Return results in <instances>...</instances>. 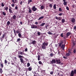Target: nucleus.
<instances>
[{"label":"nucleus","mask_w":76,"mask_h":76,"mask_svg":"<svg viewBox=\"0 0 76 76\" xmlns=\"http://www.w3.org/2000/svg\"><path fill=\"white\" fill-rule=\"evenodd\" d=\"M68 53L70 54H71V51L70 50V49L68 50Z\"/></svg>","instance_id":"45"},{"label":"nucleus","mask_w":76,"mask_h":76,"mask_svg":"<svg viewBox=\"0 0 76 76\" xmlns=\"http://www.w3.org/2000/svg\"><path fill=\"white\" fill-rule=\"evenodd\" d=\"M20 60L21 62V63H23L24 62V61L22 58H20Z\"/></svg>","instance_id":"12"},{"label":"nucleus","mask_w":76,"mask_h":76,"mask_svg":"<svg viewBox=\"0 0 76 76\" xmlns=\"http://www.w3.org/2000/svg\"><path fill=\"white\" fill-rule=\"evenodd\" d=\"M12 2H13V3H14V4L16 2H15V0H12Z\"/></svg>","instance_id":"54"},{"label":"nucleus","mask_w":76,"mask_h":76,"mask_svg":"<svg viewBox=\"0 0 76 76\" xmlns=\"http://www.w3.org/2000/svg\"><path fill=\"white\" fill-rule=\"evenodd\" d=\"M48 34H49V35H53V33H52L50 31H49V32H48Z\"/></svg>","instance_id":"29"},{"label":"nucleus","mask_w":76,"mask_h":76,"mask_svg":"<svg viewBox=\"0 0 76 76\" xmlns=\"http://www.w3.org/2000/svg\"><path fill=\"white\" fill-rule=\"evenodd\" d=\"M18 57L19 58H23V56L21 55H19Z\"/></svg>","instance_id":"23"},{"label":"nucleus","mask_w":76,"mask_h":76,"mask_svg":"<svg viewBox=\"0 0 76 76\" xmlns=\"http://www.w3.org/2000/svg\"><path fill=\"white\" fill-rule=\"evenodd\" d=\"M23 3V2L22 1H21L20 3V4L22 5V3Z\"/></svg>","instance_id":"62"},{"label":"nucleus","mask_w":76,"mask_h":76,"mask_svg":"<svg viewBox=\"0 0 76 76\" xmlns=\"http://www.w3.org/2000/svg\"><path fill=\"white\" fill-rule=\"evenodd\" d=\"M49 7H50V8H52L53 7V5L52 4H50L49 5Z\"/></svg>","instance_id":"25"},{"label":"nucleus","mask_w":76,"mask_h":76,"mask_svg":"<svg viewBox=\"0 0 76 76\" xmlns=\"http://www.w3.org/2000/svg\"><path fill=\"white\" fill-rule=\"evenodd\" d=\"M72 7H73V8H75V5L74 4L72 5Z\"/></svg>","instance_id":"59"},{"label":"nucleus","mask_w":76,"mask_h":76,"mask_svg":"<svg viewBox=\"0 0 76 76\" xmlns=\"http://www.w3.org/2000/svg\"><path fill=\"white\" fill-rule=\"evenodd\" d=\"M36 42H37L36 41L34 40L32 42L31 44H33V45H35V44H36Z\"/></svg>","instance_id":"7"},{"label":"nucleus","mask_w":76,"mask_h":76,"mask_svg":"<svg viewBox=\"0 0 76 76\" xmlns=\"http://www.w3.org/2000/svg\"><path fill=\"white\" fill-rule=\"evenodd\" d=\"M13 30L14 33L15 34V33H16V31H15V29L13 28Z\"/></svg>","instance_id":"56"},{"label":"nucleus","mask_w":76,"mask_h":76,"mask_svg":"<svg viewBox=\"0 0 76 76\" xmlns=\"http://www.w3.org/2000/svg\"><path fill=\"white\" fill-rule=\"evenodd\" d=\"M18 7L17 6H16L15 7V10H17V9H18Z\"/></svg>","instance_id":"55"},{"label":"nucleus","mask_w":76,"mask_h":76,"mask_svg":"<svg viewBox=\"0 0 76 76\" xmlns=\"http://www.w3.org/2000/svg\"><path fill=\"white\" fill-rule=\"evenodd\" d=\"M20 25H22V23H23V22L20 21Z\"/></svg>","instance_id":"61"},{"label":"nucleus","mask_w":76,"mask_h":76,"mask_svg":"<svg viewBox=\"0 0 76 76\" xmlns=\"http://www.w3.org/2000/svg\"><path fill=\"white\" fill-rule=\"evenodd\" d=\"M37 8L35 7V6H34L32 8V10L33 12H35L37 10Z\"/></svg>","instance_id":"4"},{"label":"nucleus","mask_w":76,"mask_h":76,"mask_svg":"<svg viewBox=\"0 0 76 76\" xmlns=\"http://www.w3.org/2000/svg\"><path fill=\"white\" fill-rule=\"evenodd\" d=\"M7 25H8V26H9V25H10V21H8L7 22Z\"/></svg>","instance_id":"19"},{"label":"nucleus","mask_w":76,"mask_h":76,"mask_svg":"<svg viewBox=\"0 0 76 76\" xmlns=\"http://www.w3.org/2000/svg\"><path fill=\"white\" fill-rule=\"evenodd\" d=\"M56 62L57 64H61V62H60V59H56Z\"/></svg>","instance_id":"3"},{"label":"nucleus","mask_w":76,"mask_h":76,"mask_svg":"<svg viewBox=\"0 0 76 76\" xmlns=\"http://www.w3.org/2000/svg\"><path fill=\"white\" fill-rule=\"evenodd\" d=\"M56 63V60L53 59L52 61H50V63L51 64H53V63Z\"/></svg>","instance_id":"5"},{"label":"nucleus","mask_w":76,"mask_h":76,"mask_svg":"<svg viewBox=\"0 0 76 76\" xmlns=\"http://www.w3.org/2000/svg\"><path fill=\"white\" fill-rule=\"evenodd\" d=\"M71 22L72 23H75V19L74 18H72L71 20Z\"/></svg>","instance_id":"10"},{"label":"nucleus","mask_w":76,"mask_h":76,"mask_svg":"<svg viewBox=\"0 0 76 76\" xmlns=\"http://www.w3.org/2000/svg\"><path fill=\"white\" fill-rule=\"evenodd\" d=\"M18 36L19 37L21 38V37H22V35H21V34L20 33L18 34Z\"/></svg>","instance_id":"34"},{"label":"nucleus","mask_w":76,"mask_h":76,"mask_svg":"<svg viewBox=\"0 0 76 76\" xmlns=\"http://www.w3.org/2000/svg\"><path fill=\"white\" fill-rule=\"evenodd\" d=\"M39 64H42V62L41 61H39Z\"/></svg>","instance_id":"49"},{"label":"nucleus","mask_w":76,"mask_h":76,"mask_svg":"<svg viewBox=\"0 0 76 76\" xmlns=\"http://www.w3.org/2000/svg\"><path fill=\"white\" fill-rule=\"evenodd\" d=\"M58 20H61V18L60 17H58Z\"/></svg>","instance_id":"64"},{"label":"nucleus","mask_w":76,"mask_h":76,"mask_svg":"<svg viewBox=\"0 0 76 76\" xmlns=\"http://www.w3.org/2000/svg\"><path fill=\"white\" fill-rule=\"evenodd\" d=\"M2 13L4 16H6V13H5V12H2Z\"/></svg>","instance_id":"18"},{"label":"nucleus","mask_w":76,"mask_h":76,"mask_svg":"<svg viewBox=\"0 0 76 76\" xmlns=\"http://www.w3.org/2000/svg\"><path fill=\"white\" fill-rule=\"evenodd\" d=\"M0 72L1 73H3V70H2V69H0Z\"/></svg>","instance_id":"31"},{"label":"nucleus","mask_w":76,"mask_h":76,"mask_svg":"<svg viewBox=\"0 0 76 76\" xmlns=\"http://www.w3.org/2000/svg\"><path fill=\"white\" fill-rule=\"evenodd\" d=\"M73 53H74V54L76 53V49H75L74 50Z\"/></svg>","instance_id":"20"},{"label":"nucleus","mask_w":76,"mask_h":76,"mask_svg":"<svg viewBox=\"0 0 76 76\" xmlns=\"http://www.w3.org/2000/svg\"><path fill=\"white\" fill-rule=\"evenodd\" d=\"M9 12L10 13H13V11L12 10V9L10 8L9 9Z\"/></svg>","instance_id":"11"},{"label":"nucleus","mask_w":76,"mask_h":76,"mask_svg":"<svg viewBox=\"0 0 76 76\" xmlns=\"http://www.w3.org/2000/svg\"><path fill=\"white\" fill-rule=\"evenodd\" d=\"M66 8V10H69V7H67Z\"/></svg>","instance_id":"44"},{"label":"nucleus","mask_w":76,"mask_h":76,"mask_svg":"<svg viewBox=\"0 0 76 76\" xmlns=\"http://www.w3.org/2000/svg\"><path fill=\"white\" fill-rule=\"evenodd\" d=\"M50 56L51 57H53V54L52 53H51L50 54Z\"/></svg>","instance_id":"52"},{"label":"nucleus","mask_w":76,"mask_h":76,"mask_svg":"<svg viewBox=\"0 0 76 76\" xmlns=\"http://www.w3.org/2000/svg\"><path fill=\"white\" fill-rule=\"evenodd\" d=\"M63 13H59L58 14V15H59V16H61L62 15H63Z\"/></svg>","instance_id":"43"},{"label":"nucleus","mask_w":76,"mask_h":76,"mask_svg":"<svg viewBox=\"0 0 76 76\" xmlns=\"http://www.w3.org/2000/svg\"><path fill=\"white\" fill-rule=\"evenodd\" d=\"M27 66L28 67H29V66H30V64L29 63H28L27 64Z\"/></svg>","instance_id":"35"},{"label":"nucleus","mask_w":76,"mask_h":76,"mask_svg":"<svg viewBox=\"0 0 76 76\" xmlns=\"http://www.w3.org/2000/svg\"><path fill=\"white\" fill-rule=\"evenodd\" d=\"M28 1V4H29V3H30V2H32V1L31 0H29Z\"/></svg>","instance_id":"37"},{"label":"nucleus","mask_w":76,"mask_h":76,"mask_svg":"<svg viewBox=\"0 0 76 76\" xmlns=\"http://www.w3.org/2000/svg\"><path fill=\"white\" fill-rule=\"evenodd\" d=\"M70 34H71V33L69 32H67L66 34V37H68L70 35Z\"/></svg>","instance_id":"9"},{"label":"nucleus","mask_w":76,"mask_h":76,"mask_svg":"<svg viewBox=\"0 0 76 76\" xmlns=\"http://www.w3.org/2000/svg\"><path fill=\"white\" fill-rule=\"evenodd\" d=\"M20 32V29H18L16 31V33L18 34V33H19Z\"/></svg>","instance_id":"14"},{"label":"nucleus","mask_w":76,"mask_h":76,"mask_svg":"<svg viewBox=\"0 0 76 76\" xmlns=\"http://www.w3.org/2000/svg\"><path fill=\"white\" fill-rule=\"evenodd\" d=\"M61 37H63V33H62L61 34Z\"/></svg>","instance_id":"53"},{"label":"nucleus","mask_w":76,"mask_h":76,"mask_svg":"<svg viewBox=\"0 0 76 76\" xmlns=\"http://www.w3.org/2000/svg\"><path fill=\"white\" fill-rule=\"evenodd\" d=\"M42 48L43 50H45L46 48V46H47L48 45V42H44L42 43Z\"/></svg>","instance_id":"1"},{"label":"nucleus","mask_w":76,"mask_h":76,"mask_svg":"<svg viewBox=\"0 0 76 76\" xmlns=\"http://www.w3.org/2000/svg\"><path fill=\"white\" fill-rule=\"evenodd\" d=\"M4 37H5V34H4L2 35V38H4Z\"/></svg>","instance_id":"38"},{"label":"nucleus","mask_w":76,"mask_h":76,"mask_svg":"<svg viewBox=\"0 0 76 76\" xmlns=\"http://www.w3.org/2000/svg\"><path fill=\"white\" fill-rule=\"evenodd\" d=\"M53 72L52 71V72H50V75H53Z\"/></svg>","instance_id":"46"},{"label":"nucleus","mask_w":76,"mask_h":76,"mask_svg":"<svg viewBox=\"0 0 76 76\" xmlns=\"http://www.w3.org/2000/svg\"><path fill=\"white\" fill-rule=\"evenodd\" d=\"M4 62L5 64H7V61L6 60H5Z\"/></svg>","instance_id":"41"},{"label":"nucleus","mask_w":76,"mask_h":76,"mask_svg":"<svg viewBox=\"0 0 76 76\" xmlns=\"http://www.w3.org/2000/svg\"><path fill=\"white\" fill-rule=\"evenodd\" d=\"M48 25H46L45 26V28H46V29H48Z\"/></svg>","instance_id":"30"},{"label":"nucleus","mask_w":76,"mask_h":76,"mask_svg":"<svg viewBox=\"0 0 76 76\" xmlns=\"http://www.w3.org/2000/svg\"><path fill=\"white\" fill-rule=\"evenodd\" d=\"M32 68L31 66L29 67L28 68V70L29 71H31V70H32Z\"/></svg>","instance_id":"15"},{"label":"nucleus","mask_w":76,"mask_h":76,"mask_svg":"<svg viewBox=\"0 0 76 76\" xmlns=\"http://www.w3.org/2000/svg\"><path fill=\"white\" fill-rule=\"evenodd\" d=\"M28 12L30 13H32V10H29Z\"/></svg>","instance_id":"48"},{"label":"nucleus","mask_w":76,"mask_h":76,"mask_svg":"<svg viewBox=\"0 0 76 76\" xmlns=\"http://www.w3.org/2000/svg\"><path fill=\"white\" fill-rule=\"evenodd\" d=\"M44 18V17L43 16H41L39 18V19H38V20H39L42 19H43Z\"/></svg>","instance_id":"16"},{"label":"nucleus","mask_w":76,"mask_h":76,"mask_svg":"<svg viewBox=\"0 0 76 76\" xmlns=\"http://www.w3.org/2000/svg\"><path fill=\"white\" fill-rule=\"evenodd\" d=\"M62 45V44H61V43H59L58 45L59 47H61V45Z\"/></svg>","instance_id":"32"},{"label":"nucleus","mask_w":76,"mask_h":76,"mask_svg":"<svg viewBox=\"0 0 76 76\" xmlns=\"http://www.w3.org/2000/svg\"><path fill=\"white\" fill-rule=\"evenodd\" d=\"M53 9H56V4H54L53 5Z\"/></svg>","instance_id":"24"},{"label":"nucleus","mask_w":76,"mask_h":76,"mask_svg":"<svg viewBox=\"0 0 76 76\" xmlns=\"http://www.w3.org/2000/svg\"><path fill=\"white\" fill-rule=\"evenodd\" d=\"M8 9H9V8L8 7H6L4 8V10H6V11H7V10H8Z\"/></svg>","instance_id":"17"},{"label":"nucleus","mask_w":76,"mask_h":76,"mask_svg":"<svg viewBox=\"0 0 76 76\" xmlns=\"http://www.w3.org/2000/svg\"><path fill=\"white\" fill-rule=\"evenodd\" d=\"M44 8V7L43 6V5H42L41 7V9H43Z\"/></svg>","instance_id":"33"},{"label":"nucleus","mask_w":76,"mask_h":76,"mask_svg":"<svg viewBox=\"0 0 76 76\" xmlns=\"http://www.w3.org/2000/svg\"><path fill=\"white\" fill-rule=\"evenodd\" d=\"M67 2H64L63 3V4L64 6H66V5H67Z\"/></svg>","instance_id":"21"},{"label":"nucleus","mask_w":76,"mask_h":76,"mask_svg":"<svg viewBox=\"0 0 76 76\" xmlns=\"http://www.w3.org/2000/svg\"><path fill=\"white\" fill-rule=\"evenodd\" d=\"M31 28L32 29L34 28H37V26L35 25H32L31 26Z\"/></svg>","instance_id":"6"},{"label":"nucleus","mask_w":76,"mask_h":76,"mask_svg":"<svg viewBox=\"0 0 76 76\" xmlns=\"http://www.w3.org/2000/svg\"><path fill=\"white\" fill-rule=\"evenodd\" d=\"M12 7H14L15 6V4H11Z\"/></svg>","instance_id":"51"},{"label":"nucleus","mask_w":76,"mask_h":76,"mask_svg":"<svg viewBox=\"0 0 76 76\" xmlns=\"http://www.w3.org/2000/svg\"><path fill=\"white\" fill-rule=\"evenodd\" d=\"M75 74H76V69H74L73 70L71 71L70 73L71 76H73Z\"/></svg>","instance_id":"2"},{"label":"nucleus","mask_w":76,"mask_h":76,"mask_svg":"<svg viewBox=\"0 0 76 76\" xmlns=\"http://www.w3.org/2000/svg\"><path fill=\"white\" fill-rule=\"evenodd\" d=\"M65 20L64 19H62V23H64Z\"/></svg>","instance_id":"36"},{"label":"nucleus","mask_w":76,"mask_h":76,"mask_svg":"<svg viewBox=\"0 0 76 76\" xmlns=\"http://www.w3.org/2000/svg\"><path fill=\"white\" fill-rule=\"evenodd\" d=\"M1 6L2 7H4V4L3 3H2L1 4Z\"/></svg>","instance_id":"42"},{"label":"nucleus","mask_w":76,"mask_h":76,"mask_svg":"<svg viewBox=\"0 0 76 76\" xmlns=\"http://www.w3.org/2000/svg\"><path fill=\"white\" fill-rule=\"evenodd\" d=\"M14 59H15V60H17V58H16V57H15Z\"/></svg>","instance_id":"63"},{"label":"nucleus","mask_w":76,"mask_h":76,"mask_svg":"<svg viewBox=\"0 0 76 76\" xmlns=\"http://www.w3.org/2000/svg\"><path fill=\"white\" fill-rule=\"evenodd\" d=\"M65 47V45H64V44H62V46H61V48H62L63 49V50L64 49V48Z\"/></svg>","instance_id":"13"},{"label":"nucleus","mask_w":76,"mask_h":76,"mask_svg":"<svg viewBox=\"0 0 76 76\" xmlns=\"http://www.w3.org/2000/svg\"><path fill=\"white\" fill-rule=\"evenodd\" d=\"M74 29L75 30H76V26H75L74 27Z\"/></svg>","instance_id":"60"},{"label":"nucleus","mask_w":76,"mask_h":76,"mask_svg":"<svg viewBox=\"0 0 76 76\" xmlns=\"http://www.w3.org/2000/svg\"><path fill=\"white\" fill-rule=\"evenodd\" d=\"M20 39H18L17 40V42H19V41H20Z\"/></svg>","instance_id":"39"},{"label":"nucleus","mask_w":76,"mask_h":76,"mask_svg":"<svg viewBox=\"0 0 76 76\" xmlns=\"http://www.w3.org/2000/svg\"><path fill=\"white\" fill-rule=\"evenodd\" d=\"M63 58H65V59H67V58L65 56H63Z\"/></svg>","instance_id":"57"},{"label":"nucleus","mask_w":76,"mask_h":76,"mask_svg":"<svg viewBox=\"0 0 76 76\" xmlns=\"http://www.w3.org/2000/svg\"><path fill=\"white\" fill-rule=\"evenodd\" d=\"M70 53H67L66 54V56H70Z\"/></svg>","instance_id":"27"},{"label":"nucleus","mask_w":76,"mask_h":76,"mask_svg":"<svg viewBox=\"0 0 76 76\" xmlns=\"http://www.w3.org/2000/svg\"><path fill=\"white\" fill-rule=\"evenodd\" d=\"M45 23H42L41 25H40V26H43L45 25Z\"/></svg>","instance_id":"22"},{"label":"nucleus","mask_w":76,"mask_h":76,"mask_svg":"<svg viewBox=\"0 0 76 76\" xmlns=\"http://www.w3.org/2000/svg\"><path fill=\"white\" fill-rule=\"evenodd\" d=\"M41 33L40 32H38L37 35H38V36H40V35H41Z\"/></svg>","instance_id":"28"},{"label":"nucleus","mask_w":76,"mask_h":76,"mask_svg":"<svg viewBox=\"0 0 76 76\" xmlns=\"http://www.w3.org/2000/svg\"><path fill=\"white\" fill-rule=\"evenodd\" d=\"M19 54H20V55H22L23 54V53L21 51H20L19 52Z\"/></svg>","instance_id":"26"},{"label":"nucleus","mask_w":76,"mask_h":76,"mask_svg":"<svg viewBox=\"0 0 76 76\" xmlns=\"http://www.w3.org/2000/svg\"><path fill=\"white\" fill-rule=\"evenodd\" d=\"M12 18L14 20H15L16 19V15H14L12 17Z\"/></svg>","instance_id":"8"},{"label":"nucleus","mask_w":76,"mask_h":76,"mask_svg":"<svg viewBox=\"0 0 76 76\" xmlns=\"http://www.w3.org/2000/svg\"><path fill=\"white\" fill-rule=\"evenodd\" d=\"M25 51H26H26H28V48H26L25 49Z\"/></svg>","instance_id":"50"},{"label":"nucleus","mask_w":76,"mask_h":76,"mask_svg":"<svg viewBox=\"0 0 76 76\" xmlns=\"http://www.w3.org/2000/svg\"><path fill=\"white\" fill-rule=\"evenodd\" d=\"M35 24H36V25H37V24H38V23L37 22H35Z\"/></svg>","instance_id":"58"},{"label":"nucleus","mask_w":76,"mask_h":76,"mask_svg":"<svg viewBox=\"0 0 76 76\" xmlns=\"http://www.w3.org/2000/svg\"><path fill=\"white\" fill-rule=\"evenodd\" d=\"M3 64H1V67H2V68H3Z\"/></svg>","instance_id":"47"},{"label":"nucleus","mask_w":76,"mask_h":76,"mask_svg":"<svg viewBox=\"0 0 76 76\" xmlns=\"http://www.w3.org/2000/svg\"><path fill=\"white\" fill-rule=\"evenodd\" d=\"M59 10L60 12H61L62 11V10L61 8H59Z\"/></svg>","instance_id":"40"}]
</instances>
